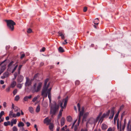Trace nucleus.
Returning a JSON list of instances; mask_svg holds the SVG:
<instances>
[{
	"label": "nucleus",
	"mask_w": 131,
	"mask_h": 131,
	"mask_svg": "<svg viewBox=\"0 0 131 131\" xmlns=\"http://www.w3.org/2000/svg\"><path fill=\"white\" fill-rule=\"evenodd\" d=\"M49 79H46L44 82L43 88L42 90H51L52 87L50 85V82H48Z\"/></svg>",
	"instance_id": "f03ea898"
},
{
	"label": "nucleus",
	"mask_w": 131,
	"mask_h": 131,
	"mask_svg": "<svg viewBox=\"0 0 131 131\" xmlns=\"http://www.w3.org/2000/svg\"><path fill=\"white\" fill-rule=\"evenodd\" d=\"M60 36L61 37L62 39H64V35H63L62 34V35H61Z\"/></svg>",
	"instance_id": "4d7b16f0"
},
{
	"label": "nucleus",
	"mask_w": 131,
	"mask_h": 131,
	"mask_svg": "<svg viewBox=\"0 0 131 131\" xmlns=\"http://www.w3.org/2000/svg\"><path fill=\"white\" fill-rule=\"evenodd\" d=\"M19 99V95H17L15 97V101H17Z\"/></svg>",
	"instance_id": "e433bc0d"
},
{
	"label": "nucleus",
	"mask_w": 131,
	"mask_h": 131,
	"mask_svg": "<svg viewBox=\"0 0 131 131\" xmlns=\"http://www.w3.org/2000/svg\"><path fill=\"white\" fill-rule=\"evenodd\" d=\"M101 128L102 130H105L108 127V126L105 124L103 123L101 125Z\"/></svg>",
	"instance_id": "2eb2a0df"
},
{
	"label": "nucleus",
	"mask_w": 131,
	"mask_h": 131,
	"mask_svg": "<svg viewBox=\"0 0 131 131\" xmlns=\"http://www.w3.org/2000/svg\"><path fill=\"white\" fill-rule=\"evenodd\" d=\"M62 114V113H61V112H59V114L57 117V118L58 119H59L60 117L61 116Z\"/></svg>",
	"instance_id": "72a5a7b5"
},
{
	"label": "nucleus",
	"mask_w": 131,
	"mask_h": 131,
	"mask_svg": "<svg viewBox=\"0 0 131 131\" xmlns=\"http://www.w3.org/2000/svg\"><path fill=\"white\" fill-rule=\"evenodd\" d=\"M68 100V96H67L65 98L63 99L62 102H61L60 105L61 108V109L60 110L59 112L62 113L63 111V109H64L66 107Z\"/></svg>",
	"instance_id": "7ed1b4c3"
},
{
	"label": "nucleus",
	"mask_w": 131,
	"mask_h": 131,
	"mask_svg": "<svg viewBox=\"0 0 131 131\" xmlns=\"http://www.w3.org/2000/svg\"><path fill=\"white\" fill-rule=\"evenodd\" d=\"M23 79V77L21 75L18 76L17 79V82H18L20 83L22 82Z\"/></svg>",
	"instance_id": "f8f14e48"
},
{
	"label": "nucleus",
	"mask_w": 131,
	"mask_h": 131,
	"mask_svg": "<svg viewBox=\"0 0 131 131\" xmlns=\"http://www.w3.org/2000/svg\"><path fill=\"white\" fill-rule=\"evenodd\" d=\"M17 121L16 119H15L13 120V123H14V124H16Z\"/></svg>",
	"instance_id": "5fc2aeb1"
},
{
	"label": "nucleus",
	"mask_w": 131,
	"mask_h": 131,
	"mask_svg": "<svg viewBox=\"0 0 131 131\" xmlns=\"http://www.w3.org/2000/svg\"><path fill=\"white\" fill-rule=\"evenodd\" d=\"M58 51L62 53L64 51L63 48L61 47H60L58 48Z\"/></svg>",
	"instance_id": "5701e85b"
},
{
	"label": "nucleus",
	"mask_w": 131,
	"mask_h": 131,
	"mask_svg": "<svg viewBox=\"0 0 131 131\" xmlns=\"http://www.w3.org/2000/svg\"><path fill=\"white\" fill-rule=\"evenodd\" d=\"M9 75V73L8 72H6L3 74V75H4L6 77H7Z\"/></svg>",
	"instance_id": "c85d7f7f"
},
{
	"label": "nucleus",
	"mask_w": 131,
	"mask_h": 131,
	"mask_svg": "<svg viewBox=\"0 0 131 131\" xmlns=\"http://www.w3.org/2000/svg\"><path fill=\"white\" fill-rule=\"evenodd\" d=\"M24 126V123L22 122H19L18 124V126L19 127H20L21 126L23 127Z\"/></svg>",
	"instance_id": "cd10ccee"
},
{
	"label": "nucleus",
	"mask_w": 131,
	"mask_h": 131,
	"mask_svg": "<svg viewBox=\"0 0 131 131\" xmlns=\"http://www.w3.org/2000/svg\"><path fill=\"white\" fill-rule=\"evenodd\" d=\"M48 91H42L41 95L43 96V99L44 97H46L47 96Z\"/></svg>",
	"instance_id": "9d476101"
},
{
	"label": "nucleus",
	"mask_w": 131,
	"mask_h": 131,
	"mask_svg": "<svg viewBox=\"0 0 131 131\" xmlns=\"http://www.w3.org/2000/svg\"><path fill=\"white\" fill-rule=\"evenodd\" d=\"M115 107H113L111 108V109L110 115L109 117V119H112L113 118L115 113Z\"/></svg>",
	"instance_id": "423d86ee"
},
{
	"label": "nucleus",
	"mask_w": 131,
	"mask_h": 131,
	"mask_svg": "<svg viewBox=\"0 0 131 131\" xmlns=\"http://www.w3.org/2000/svg\"><path fill=\"white\" fill-rule=\"evenodd\" d=\"M17 68L15 67L13 69L12 71V73H13V72L15 71L16 70Z\"/></svg>",
	"instance_id": "bf43d9fd"
},
{
	"label": "nucleus",
	"mask_w": 131,
	"mask_h": 131,
	"mask_svg": "<svg viewBox=\"0 0 131 131\" xmlns=\"http://www.w3.org/2000/svg\"><path fill=\"white\" fill-rule=\"evenodd\" d=\"M42 83L40 82H37L34 83L33 88L34 90H40L41 89Z\"/></svg>",
	"instance_id": "39448f33"
},
{
	"label": "nucleus",
	"mask_w": 131,
	"mask_h": 131,
	"mask_svg": "<svg viewBox=\"0 0 131 131\" xmlns=\"http://www.w3.org/2000/svg\"><path fill=\"white\" fill-rule=\"evenodd\" d=\"M18 75L17 73V72H15L14 74V75L15 77V79L16 78V77H17Z\"/></svg>",
	"instance_id": "a18cd8bd"
},
{
	"label": "nucleus",
	"mask_w": 131,
	"mask_h": 131,
	"mask_svg": "<svg viewBox=\"0 0 131 131\" xmlns=\"http://www.w3.org/2000/svg\"><path fill=\"white\" fill-rule=\"evenodd\" d=\"M65 121L66 120L65 118L64 117H62L61 121V126H63L64 124Z\"/></svg>",
	"instance_id": "dca6fc26"
},
{
	"label": "nucleus",
	"mask_w": 131,
	"mask_h": 131,
	"mask_svg": "<svg viewBox=\"0 0 131 131\" xmlns=\"http://www.w3.org/2000/svg\"><path fill=\"white\" fill-rule=\"evenodd\" d=\"M51 121V120L50 119H49L48 117H47L44 119L43 122L44 124L47 123V125H48Z\"/></svg>",
	"instance_id": "ddd939ff"
},
{
	"label": "nucleus",
	"mask_w": 131,
	"mask_h": 131,
	"mask_svg": "<svg viewBox=\"0 0 131 131\" xmlns=\"http://www.w3.org/2000/svg\"><path fill=\"white\" fill-rule=\"evenodd\" d=\"M9 115L10 117L11 118L13 117L15 118L17 117L16 114L15 113H14L12 111H10Z\"/></svg>",
	"instance_id": "9b49d317"
},
{
	"label": "nucleus",
	"mask_w": 131,
	"mask_h": 131,
	"mask_svg": "<svg viewBox=\"0 0 131 131\" xmlns=\"http://www.w3.org/2000/svg\"><path fill=\"white\" fill-rule=\"evenodd\" d=\"M126 119H124V125H125L126 124Z\"/></svg>",
	"instance_id": "0e129e2a"
},
{
	"label": "nucleus",
	"mask_w": 131,
	"mask_h": 131,
	"mask_svg": "<svg viewBox=\"0 0 131 131\" xmlns=\"http://www.w3.org/2000/svg\"><path fill=\"white\" fill-rule=\"evenodd\" d=\"M26 124L28 127H29L30 125V123L28 122H27Z\"/></svg>",
	"instance_id": "13d9d810"
},
{
	"label": "nucleus",
	"mask_w": 131,
	"mask_h": 131,
	"mask_svg": "<svg viewBox=\"0 0 131 131\" xmlns=\"http://www.w3.org/2000/svg\"><path fill=\"white\" fill-rule=\"evenodd\" d=\"M49 128L51 131H53V128L54 127V125L52 123H50L49 124Z\"/></svg>",
	"instance_id": "a211bd4d"
},
{
	"label": "nucleus",
	"mask_w": 131,
	"mask_h": 131,
	"mask_svg": "<svg viewBox=\"0 0 131 131\" xmlns=\"http://www.w3.org/2000/svg\"><path fill=\"white\" fill-rule=\"evenodd\" d=\"M104 118V117H103V118L102 117V116L101 117V118L100 120H101V123L102 122V121H103V118Z\"/></svg>",
	"instance_id": "052dcab7"
},
{
	"label": "nucleus",
	"mask_w": 131,
	"mask_h": 131,
	"mask_svg": "<svg viewBox=\"0 0 131 131\" xmlns=\"http://www.w3.org/2000/svg\"><path fill=\"white\" fill-rule=\"evenodd\" d=\"M37 99V97H35L32 99V101L33 102H35Z\"/></svg>",
	"instance_id": "37998d69"
},
{
	"label": "nucleus",
	"mask_w": 131,
	"mask_h": 131,
	"mask_svg": "<svg viewBox=\"0 0 131 131\" xmlns=\"http://www.w3.org/2000/svg\"><path fill=\"white\" fill-rule=\"evenodd\" d=\"M80 81L78 80H76L75 83V84L76 85H78L80 83Z\"/></svg>",
	"instance_id": "473e14b6"
},
{
	"label": "nucleus",
	"mask_w": 131,
	"mask_h": 131,
	"mask_svg": "<svg viewBox=\"0 0 131 131\" xmlns=\"http://www.w3.org/2000/svg\"><path fill=\"white\" fill-rule=\"evenodd\" d=\"M6 22L7 26L8 28L12 31L14 30V26L16 25V23L13 20H5Z\"/></svg>",
	"instance_id": "20e7f679"
},
{
	"label": "nucleus",
	"mask_w": 131,
	"mask_h": 131,
	"mask_svg": "<svg viewBox=\"0 0 131 131\" xmlns=\"http://www.w3.org/2000/svg\"><path fill=\"white\" fill-rule=\"evenodd\" d=\"M112 129L111 127L107 129V131H112Z\"/></svg>",
	"instance_id": "680f3d73"
},
{
	"label": "nucleus",
	"mask_w": 131,
	"mask_h": 131,
	"mask_svg": "<svg viewBox=\"0 0 131 131\" xmlns=\"http://www.w3.org/2000/svg\"><path fill=\"white\" fill-rule=\"evenodd\" d=\"M87 8L86 7H84V8H83V12H86L87 11Z\"/></svg>",
	"instance_id": "79ce46f5"
},
{
	"label": "nucleus",
	"mask_w": 131,
	"mask_h": 131,
	"mask_svg": "<svg viewBox=\"0 0 131 131\" xmlns=\"http://www.w3.org/2000/svg\"><path fill=\"white\" fill-rule=\"evenodd\" d=\"M40 107L39 105H38L37 106L36 108V111L37 113L39 112L40 110Z\"/></svg>",
	"instance_id": "b1692460"
},
{
	"label": "nucleus",
	"mask_w": 131,
	"mask_h": 131,
	"mask_svg": "<svg viewBox=\"0 0 131 131\" xmlns=\"http://www.w3.org/2000/svg\"><path fill=\"white\" fill-rule=\"evenodd\" d=\"M110 110H108L106 113H104L102 115V117H107L109 115Z\"/></svg>",
	"instance_id": "4468645a"
},
{
	"label": "nucleus",
	"mask_w": 131,
	"mask_h": 131,
	"mask_svg": "<svg viewBox=\"0 0 131 131\" xmlns=\"http://www.w3.org/2000/svg\"><path fill=\"white\" fill-rule=\"evenodd\" d=\"M78 127L77 126V125H75V126L74 127V131H76L78 130Z\"/></svg>",
	"instance_id": "49530a36"
},
{
	"label": "nucleus",
	"mask_w": 131,
	"mask_h": 131,
	"mask_svg": "<svg viewBox=\"0 0 131 131\" xmlns=\"http://www.w3.org/2000/svg\"><path fill=\"white\" fill-rule=\"evenodd\" d=\"M51 91H48L47 94L48 98H51Z\"/></svg>",
	"instance_id": "bb28decb"
},
{
	"label": "nucleus",
	"mask_w": 131,
	"mask_h": 131,
	"mask_svg": "<svg viewBox=\"0 0 131 131\" xmlns=\"http://www.w3.org/2000/svg\"><path fill=\"white\" fill-rule=\"evenodd\" d=\"M26 82L25 83V86H28L31 85V83L32 81L33 80H31H31H30L29 78L28 77H26Z\"/></svg>",
	"instance_id": "0eeeda50"
},
{
	"label": "nucleus",
	"mask_w": 131,
	"mask_h": 131,
	"mask_svg": "<svg viewBox=\"0 0 131 131\" xmlns=\"http://www.w3.org/2000/svg\"><path fill=\"white\" fill-rule=\"evenodd\" d=\"M77 107H78V110L79 111H80V106L79 103H78L77 104Z\"/></svg>",
	"instance_id": "ea45409f"
},
{
	"label": "nucleus",
	"mask_w": 131,
	"mask_h": 131,
	"mask_svg": "<svg viewBox=\"0 0 131 131\" xmlns=\"http://www.w3.org/2000/svg\"><path fill=\"white\" fill-rule=\"evenodd\" d=\"M7 103L6 102H4L3 103V105L4 107L5 108L6 107Z\"/></svg>",
	"instance_id": "de8ad7c7"
},
{
	"label": "nucleus",
	"mask_w": 131,
	"mask_h": 131,
	"mask_svg": "<svg viewBox=\"0 0 131 131\" xmlns=\"http://www.w3.org/2000/svg\"><path fill=\"white\" fill-rule=\"evenodd\" d=\"M45 48L44 47H43L41 51L43 52H44L45 51Z\"/></svg>",
	"instance_id": "774afa93"
},
{
	"label": "nucleus",
	"mask_w": 131,
	"mask_h": 131,
	"mask_svg": "<svg viewBox=\"0 0 131 131\" xmlns=\"http://www.w3.org/2000/svg\"><path fill=\"white\" fill-rule=\"evenodd\" d=\"M16 82L15 81H13L11 84L10 86L8 88V90L11 89V88H14L16 85Z\"/></svg>",
	"instance_id": "1a4fd4ad"
},
{
	"label": "nucleus",
	"mask_w": 131,
	"mask_h": 131,
	"mask_svg": "<svg viewBox=\"0 0 131 131\" xmlns=\"http://www.w3.org/2000/svg\"><path fill=\"white\" fill-rule=\"evenodd\" d=\"M25 56V55L24 54H22L20 58L21 59H22Z\"/></svg>",
	"instance_id": "8fccbe9b"
},
{
	"label": "nucleus",
	"mask_w": 131,
	"mask_h": 131,
	"mask_svg": "<svg viewBox=\"0 0 131 131\" xmlns=\"http://www.w3.org/2000/svg\"><path fill=\"white\" fill-rule=\"evenodd\" d=\"M72 118L70 116H68L67 118L66 119L67 121L69 122H71L72 121Z\"/></svg>",
	"instance_id": "4be33fe9"
},
{
	"label": "nucleus",
	"mask_w": 131,
	"mask_h": 131,
	"mask_svg": "<svg viewBox=\"0 0 131 131\" xmlns=\"http://www.w3.org/2000/svg\"><path fill=\"white\" fill-rule=\"evenodd\" d=\"M22 66H23L22 65H19V66L18 67V70H20Z\"/></svg>",
	"instance_id": "c03bdc74"
},
{
	"label": "nucleus",
	"mask_w": 131,
	"mask_h": 131,
	"mask_svg": "<svg viewBox=\"0 0 131 131\" xmlns=\"http://www.w3.org/2000/svg\"><path fill=\"white\" fill-rule=\"evenodd\" d=\"M20 115V112H17L16 114V115L17 116V117H19V116Z\"/></svg>",
	"instance_id": "3c124183"
},
{
	"label": "nucleus",
	"mask_w": 131,
	"mask_h": 131,
	"mask_svg": "<svg viewBox=\"0 0 131 131\" xmlns=\"http://www.w3.org/2000/svg\"><path fill=\"white\" fill-rule=\"evenodd\" d=\"M14 109V110L15 111V112H17L18 110H20V109L17 106H15Z\"/></svg>",
	"instance_id": "2f4dec72"
},
{
	"label": "nucleus",
	"mask_w": 131,
	"mask_h": 131,
	"mask_svg": "<svg viewBox=\"0 0 131 131\" xmlns=\"http://www.w3.org/2000/svg\"><path fill=\"white\" fill-rule=\"evenodd\" d=\"M5 119L6 120H8L9 119V117L8 116H7L5 117Z\"/></svg>",
	"instance_id": "338daca9"
},
{
	"label": "nucleus",
	"mask_w": 131,
	"mask_h": 131,
	"mask_svg": "<svg viewBox=\"0 0 131 131\" xmlns=\"http://www.w3.org/2000/svg\"><path fill=\"white\" fill-rule=\"evenodd\" d=\"M17 86L18 88H19V89H20L22 86V85L21 84H19L17 85Z\"/></svg>",
	"instance_id": "58836bf2"
},
{
	"label": "nucleus",
	"mask_w": 131,
	"mask_h": 131,
	"mask_svg": "<svg viewBox=\"0 0 131 131\" xmlns=\"http://www.w3.org/2000/svg\"><path fill=\"white\" fill-rule=\"evenodd\" d=\"M49 99L50 105H51L50 113L53 116L56 114L57 111L58 110L59 105H57L56 102L55 101L53 102V104L51 103V98Z\"/></svg>",
	"instance_id": "f257e3e1"
},
{
	"label": "nucleus",
	"mask_w": 131,
	"mask_h": 131,
	"mask_svg": "<svg viewBox=\"0 0 131 131\" xmlns=\"http://www.w3.org/2000/svg\"><path fill=\"white\" fill-rule=\"evenodd\" d=\"M99 21L98 18L95 19L94 21H93V23H94L96 25H98L99 24Z\"/></svg>",
	"instance_id": "412c9836"
},
{
	"label": "nucleus",
	"mask_w": 131,
	"mask_h": 131,
	"mask_svg": "<svg viewBox=\"0 0 131 131\" xmlns=\"http://www.w3.org/2000/svg\"><path fill=\"white\" fill-rule=\"evenodd\" d=\"M124 107V106L123 105H121L119 108V110L121 111V110H122L123 108Z\"/></svg>",
	"instance_id": "09e8293b"
},
{
	"label": "nucleus",
	"mask_w": 131,
	"mask_h": 131,
	"mask_svg": "<svg viewBox=\"0 0 131 131\" xmlns=\"http://www.w3.org/2000/svg\"><path fill=\"white\" fill-rule=\"evenodd\" d=\"M17 91H13V93L14 95H15L17 93Z\"/></svg>",
	"instance_id": "6e6d98bb"
},
{
	"label": "nucleus",
	"mask_w": 131,
	"mask_h": 131,
	"mask_svg": "<svg viewBox=\"0 0 131 131\" xmlns=\"http://www.w3.org/2000/svg\"><path fill=\"white\" fill-rule=\"evenodd\" d=\"M4 125L6 126H7L8 125L7 122H5L4 123Z\"/></svg>",
	"instance_id": "603ef678"
},
{
	"label": "nucleus",
	"mask_w": 131,
	"mask_h": 131,
	"mask_svg": "<svg viewBox=\"0 0 131 131\" xmlns=\"http://www.w3.org/2000/svg\"><path fill=\"white\" fill-rule=\"evenodd\" d=\"M80 131H88V129L87 128H85V129H82Z\"/></svg>",
	"instance_id": "864d4df0"
},
{
	"label": "nucleus",
	"mask_w": 131,
	"mask_h": 131,
	"mask_svg": "<svg viewBox=\"0 0 131 131\" xmlns=\"http://www.w3.org/2000/svg\"><path fill=\"white\" fill-rule=\"evenodd\" d=\"M29 110L30 112L32 113H33L34 112V110L33 108L31 107H30L29 108Z\"/></svg>",
	"instance_id": "393cba45"
},
{
	"label": "nucleus",
	"mask_w": 131,
	"mask_h": 131,
	"mask_svg": "<svg viewBox=\"0 0 131 131\" xmlns=\"http://www.w3.org/2000/svg\"><path fill=\"white\" fill-rule=\"evenodd\" d=\"M6 64H5L3 66L1 67V71H3V72L6 69Z\"/></svg>",
	"instance_id": "a878e982"
},
{
	"label": "nucleus",
	"mask_w": 131,
	"mask_h": 131,
	"mask_svg": "<svg viewBox=\"0 0 131 131\" xmlns=\"http://www.w3.org/2000/svg\"><path fill=\"white\" fill-rule=\"evenodd\" d=\"M38 74L37 73L35 75L33 79H32L31 80H33L34 79H36V78L38 77Z\"/></svg>",
	"instance_id": "f704fd0d"
},
{
	"label": "nucleus",
	"mask_w": 131,
	"mask_h": 131,
	"mask_svg": "<svg viewBox=\"0 0 131 131\" xmlns=\"http://www.w3.org/2000/svg\"><path fill=\"white\" fill-rule=\"evenodd\" d=\"M32 97V96L31 95H30L29 96H25L23 100L25 101H28V99H30Z\"/></svg>",
	"instance_id": "aec40b11"
},
{
	"label": "nucleus",
	"mask_w": 131,
	"mask_h": 131,
	"mask_svg": "<svg viewBox=\"0 0 131 131\" xmlns=\"http://www.w3.org/2000/svg\"><path fill=\"white\" fill-rule=\"evenodd\" d=\"M80 118H81L80 117H79V119H78V125L79 124V123L80 122Z\"/></svg>",
	"instance_id": "69168bd1"
},
{
	"label": "nucleus",
	"mask_w": 131,
	"mask_h": 131,
	"mask_svg": "<svg viewBox=\"0 0 131 131\" xmlns=\"http://www.w3.org/2000/svg\"><path fill=\"white\" fill-rule=\"evenodd\" d=\"M125 115V112H123L122 113L121 115V120H122L123 119V117Z\"/></svg>",
	"instance_id": "c756f323"
},
{
	"label": "nucleus",
	"mask_w": 131,
	"mask_h": 131,
	"mask_svg": "<svg viewBox=\"0 0 131 131\" xmlns=\"http://www.w3.org/2000/svg\"><path fill=\"white\" fill-rule=\"evenodd\" d=\"M4 112L3 111H1V113H0V118H1L2 116L4 115Z\"/></svg>",
	"instance_id": "7c9ffc66"
},
{
	"label": "nucleus",
	"mask_w": 131,
	"mask_h": 131,
	"mask_svg": "<svg viewBox=\"0 0 131 131\" xmlns=\"http://www.w3.org/2000/svg\"><path fill=\"white\" fill-rule=\"evenodd\" d=\"M27 32L28 33H30L32 32V30L30 28H29L28 29Z\"/></svg>",
	"instance_id": "4c0bfd02"
},
{
	"label": "nucleus",
	"mask_w": 131,
	"mask_h": 131,
	"mask_svg": "<svg viewBox=\"0 0 131 131\" xmlns=\"http://www.w3.org/2000/svg\"><path fill=\"white\" fill-rule=\"evenodd\" d=\"M84 111V108L83 107H82V109L81 111L80 112L79 117H80L81 116H83Z\"/></svg>",
	"instance_id": "6ab92c4d"
},
{
	"label": "nucleus",
	"mask_w": 131,
	"mask_h": 131,
	"mask_svg": "<svg viewBox=\"0 0 131 131\" xmlns=\"http://www.w3.org/2000/svg\"><path fill=\"white\" fill-rule=\"evenodd\" d=\"M89 113L88 112L85 113L83 115V116L82 121H86V118L87 116L88 115Z\"/></svg>",
	"instance_id": "f3484780"
},
{
	"label": "nucleus",
	"mask_w": 131,
	"mask_h": 131,
	"mask_svg": "<svg viewBox=\"0 0 131 131\" xmlns=\"http://www.w3.org/2000/svg\"><path fill=\"white\" fill-rule=\"evenodd\" d=\"M117 129H119V120L118 119V120L117 121Z\"/></svg>",
	"instance_id": "a19ab883"
},
{
	"label": "nucleus",
	"mask_w": 131,
	"mask_h": 131,
	"mask_svg": "<svg viewBox=\"0 0 131 131\" xmlns=\"http://www.w3.org/2000/svg\"><path fill=\"white\" fill-rule=\"evenodd\" d=\"M14 63V62L13 61H11L8 65V68L7 69V71H8L10 72L11 71V69L12 67V65Z\"/></svg>",
	"instance_id": "6e6552de"
},
{
	"label": "nucleus",
	"mask_w": 131,
	"mask_h": 131,
	"mask_svg": "<svg viewBox=\"0 0 131 131\" xmlns=\"http://www.w3.org/2000/svg\"><path fill=\"white\" fill-rule=\"evenodd\" d=\"M0 83L1 84H3L4 83V82L3 80H1L0 81Z\"/></svg>",
	"instance_id": "e2e57ef3"
},
{
	"label": "nucleus",
	"mask_w": 131,
	"mask_h": 131,
	"mask_svg": "<svg viewBox=\"0 0 131 131\" xmlns=\"http://www.w3.org/2000/svg\"><path fill=\"white\" fill-rule=\"evenodd\" d=\"M13 131H17L18 129L17 127L15 126H14L13 128Z\"/></svg>",
	"instance_id": "c9c22d12"
}]
</instances>
